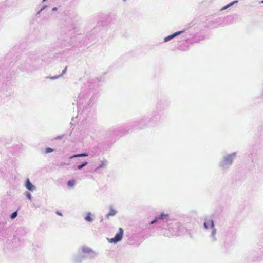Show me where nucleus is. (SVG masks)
<instances>
[{
    "label": "nucleus",
    "instance_id": "obj_1",
    "mask_svg": "<svg viewBox=\"0 0 263 263\" xmlns=\"http://www.w3.org/2000/svg\"><path fill=\"white\" fill-rule=\"evenodd\" d=\"M237 155V152H234L231 154H225L219 162V166L222 170H228L233 164Z\"/></svg>",
    "mask_w": 263,
    "mask_h": 263
},
{
    "label": "nucleus",
    "instance_id": "obj_2",
    "mask_svg": "<svg viewBox=\"0 0 263 263\" xmlns=\"http://www.w3.org/2000/svg\"><path fill=\"white\" fill-rule=\"evenodd\" d=\"M79 250L86 258L91 259L97 255V253L92 249L87 246L81 247Z\"/></svg>",
    "mask_w": 263,
    "mask_h": 263
},
{
    "label": "nucleus",
    "instance_id": "obj_3",
    "mask_svg": "<svg viewBox=\"0 0 263 263\" xmlns=\"http://www.w3.org/2000/svg\"><path fill=\"white\" fill-rule=\"evenodd\" d=\"M123 235V229L121 228H120L119 232L116 234L115 236L112 238L108 239V240L110 243H116L122 239Z\"/></svg>",
    "mask_w": 263,
    "mask_h": 263
},
{
    "label": "nucleus",
    "instance_id": "obj_4",
    "mask_svg": "<svg viewBox=\"0 0 263 263\" xmlns=\"http://www.w3.org/2000/svg\"><path fill=\"white\" fill-rule=\"evenodd\" d=\"M108 165V161L105 159H103L101 160L99 162L97 166L95 169V172H98L101 169H105L106 168Z\"/></svg>",
    "mask_w": 263,
    "mask_h": 263
},
{
    "label": "nucleus",
    "instance_id": "obj_5",
    "mask_svg": "<svg viewBox=\"0 0 263 263\" xmlns=\"http://www.w3.org/2000/svg\"><path fill=\"white\" fill-rule=\"evenodd\" d=\"M86 258L82 253H80V251L79 250V254L73 255L72 260L74 263H81Z\"/></svg>",
    "mask_w": 263,
    "mask_h": 263
},
{
    "label": "nucleus",
    "instance_id": "obj_6",
    "mask_svg": "<svg viewBox=\"0 0 263 263\" xmlns=\"http://www.w3.org/2000/svg\"><path fill=\"white\" fill-rule=\"evenodd\" d=\"M24 186L30 192H32L36 190V187L31 183L28 178L26 179Z\"/></svg>",
    "mask_w": 263,
    "mask_h": 263
},
{
    "label": "nucleus",
    "instance_id": "obj_7",
    "mask_svg": "<svg viewBox=\"0 0 263 263\" xmlns=\"http://www.w3.org/2000/svg\"><path fill=\"white\" fill-rule=\"evenodd\" d=\"M203 226L206 229H213L215 228L214 221L212 219H206L203 223Z\"/></svg>",
    "mask_w": 263,
    "mask_h": 263
},
{
    "label": "nucleus",
    "instance_id": "obj_8",
    "mask_svg": "<svg viewBox=\"0 0 263 263\" xmlns=\"http://www.w3.org/2000/svg\"><path fill=\"white\" fill-rule=\"evenodd\" d=\"M216 233H217V230L215 227L213 229H211V234L210 235V238L211 242H215L217 241V238L216 236Z\"/></svg>",
    "mask_w": 263,
    "mask_h": 263
},
{
    "label": "nucleus",
    "instance_id": "obj_9",
    "mask_svg": "<svg viewBox=\"0 0 263 263\" xmlns=\"http://www.w3.org/2000/svg\"><path fill=\"white\" fill-rule=\"evenodd\" d=\"M183 32H184V31H180L176 32L173 33L172 34L170 35L164 37V42H167L171 40L172 39H174L176 36L181 34Z\"/></svg>",
    "mask_w": 263,
    "mask_h": 263
},
{
    "label": "nucleus",
    "instance_id": "obj_10",
    "mask_svg": "<svg viewBox=\"0 0 263 263\" xmlns=\"http://www.w3.org/2000/svg\"><path fill=\"white\" fill-rule=\"evenodd\" d=\"M95 215L89 212L86 213V215L84 217V219L87 222H92L95 220Z\"/></svg>",
    "mask_w": 263,
    "mask_h": 263
},
{
    "label": "nucleus",
    "instance_id": "obj_11",
    "mask_svg": "<svg viewBox=\"0 0 263 263\" xmlns=\"http://www.w3.org/2000/svg\"><path fill=\"white\" fill-rule=\"evenodd\" d=\"M117 213V211L114 209L112 206H110L109 208V212L105 215L107 219H109L110 216H115Z\"/></svg>",
    "mask_w": 263,
    "mask_h": 263
},
{
    "label": "nucleus",
    "instance_id": "obj_12",
    "mask_svg": "<svg viewBox=\"0 0 263 263\" xmlns=\"http://www.w3.org/2000/svg\"><path fill=\"white\" fill-rule=\"evenodd\" d=\"M168 217H169L168 214L162 213L159 216H157V218L158 219L167 220L168 219Z\"/></svg>",
    "mask_w": 263,
    "mask_h": 263
},
{
    "label": "nucleus",
    "instance_id": "obj_13",
    "mask_svg": "<svg viewBox=\"0 0 263 263\" xmlns=\"http://www.w3.org/2000/svg\"><path fill=\"white\" fill-rule=\"evenodd\" d=\"M238 3V1L236 0V1H234L230 3H229V4L226 5L225 6H224L223 8H222L221 9V11H222V10H226L227 9V8H229L230 7L233 6L234 4H236Z\"/></svg>",
    "mask_w": 263,
    "mask_h": 263
},
{
    "label": "nucleus",
    "instance_id": "obj_14",
    "mask_svg": "<svg viewBox=\"0 0 263 263\" xmlns=\"http://www.w3.org/2000/svg\"><path fill=\"white\" fill-rule=\"evenodd\" d=\"M88 154L86 153H81V154L72 155L70 157V158L71 159L73 158H77V157H86V156H88Z\"/></svg>",
    "mask_w": 263,
    "mask_h": 263
},
{
    "label": "nucleus",
    "instance_id": "obj_15",
    "mask_svg": "<svg viewBox=\"0 0 263 263\" xmlns=\"http://www.w3.org/2000/svg\"><path fill=\"white\" fill-rule=\"evenodd\" d=\"M25 196L30 201L32 200V196L29 192L26 191L24 193Z\"/></svg>",
    "mask_w": 263,
    "mask_h": 263
},
{
    "label": "nucleus",
    "instance_id": "obj_16",
    "mask_svg": "<svg viewBox=\"0 0 263 263\" xmlns=\"http://www.w3.org/2000/svg\"><path fill=\"white\" fill-rule=\"evenodd\" d=\"M88 164V162L85 161V162H84L82 164L79 165L77 167V168L78 170H81L82 169L84 166H85L86 165H87Z\"/></svg>",
    "mask_w": 263,
    "mask_h": 263
},
{
    "label": "nucleus",
    "instance_id": "obj_17",
    "mask_svg": "<svg viewBox=\"0 0 263 263\" xmlns=\"http://www.w3.org/2000/svg\"><path fill=\"white\" fill-rule=\"evenodd\" d=\"M67 185L69 187H72L75 185V181L74 180H69L68 182Z\"/></svg>",
    "mask_w": 263,
    "mask_h": 263
},
{
    "label": "nucleus",
    "instance_id": "obj_18",
    "mask_svg": "<svg viewBox=\"0 0 263 263\" xmlns=\"http://www.w3.org/2000/svg\"><path fill=\"white\" fill-rule=\"evenodd\" d=\"M17 215V213L16 211H15L11 214L10 217L11 219H14L15 217H16Z\"/></svg>",
    "mask_w": 263,
    "mask_h": 263
},
{
    "label": "nucleus",
    "instance_id": "obj_19",
    "mask_svg": "<svg viewBox=\"0 0 263 263\" xmlns=\"http://www.w3.org/2000/svg\"><path fill=\"white\" fill-rule=\"evenodd\" d=\"M53 151H54V149L51 148H50V147L46 148V149H45V152L46 153H51V152H52Z\"/></svg>",
    "mask_w": 263,
    "mask_h": 263
},
{
    "label": "nucleus",
    "instance_id": "obj_20",
    "mask_svg": "<svg viewBox=\"0 0 263 263\" xmlns=\"http://www.w3.org/2000/svg\"><path fill=\"white\" fill-rule=\"evenodd\" d=\"M67 67L66 66L65 67L64 69L62 71L61 74L60 75V77L66 73V71H67Z\"/></svg>",
    "mask_w": 263,
    "mask_h": 263
},
{
    "label": "nucleus",
    "instance_id": "obj_21",
    "mask_svg": "<svg viewBox=\"0 0 263 263\" xmlns=\"http://www.w3.org/2000/svg\"><path fill=\"white\" fill-rule=\"evenodd\" d=\"M60 77V75L59 76H54L50 77L49 78L52 80H54V79L59 78Z\"/></svg>",
    "mask_w": 263,
    "mask_h": 263
},
{
    "label": "nucleus",
    "instance_id": "obj_22",
    "mask_svg": "<svg viewBox=\"0 0 263 263\" xmlns=\"http://www.w3.org/2000/svg\"><path fill=\"white\" fill-rule=\"evenodd\" d=\"M158 219L157 218V217H156L155 219L154 220L152 221L150 223L151 224H153L155 223L158 221Z\"/></svg>",
    "mask_w": 263,
    "mask_h": 263
},
{
    "label": "nucleus",
    "instance_id": "obj_23",
    "mask_svg": "<svg viewBox=\"0 0 263 263\" xmlns=\"http://www.w3.org/2000/svg\"><path fill=\"white\" fill-rule=\"evenodd\" d=\"M63 136H58L55 137V139H61L63 138Z\"/></svg>",
    "mask_w": 263,
    "mask_h": 263
},
{
    "label": "nucleus",
    "instance_id": "obj_24",
    "mask_svg": "<svg viewBox=\"0 0 263 263\" xmlns=\"http://www.w3.org/2000/svg\"><path fill=\"white\" fill-rule=\"evenodd\" d=\"M46 7H47V6H46V5L43 6V7L41 9L40 11H43V10L44 9H45Z\"/></svg>",
    "mask_w": 263,
    "mask_h": 263
},
{
    "label": "nucleus",
    "instance_id": "obj_25",
    "mask_svg": "<svg viewBox=\"0 0 263 263\" xmlns=\"http://www.w3.org/2000/svg\"><path fill=\"white\" fill-rule=\"evenodd\" d=\"M57 10V7H53L52 9V11H55Z\"/></svg>",
    "mask_w": 263,
    "mask_h": 263
},
{
    "label": "nucleus",
    "instance_id": "obj_26",
    "mask_svg": "<svg viewBox=\"0 0 263 263\" xmlns=\"http://www.w3.org/2000/svg\"><path fill=\"white\" fill-rule=\"evenodd\" d=\"M57 214L59 215L62 216V213L59 212H57Z\"/></svg>",
    "mask_w": 263,
    "mask_h": 263
},
{
    "label": "nucleus",
    "instance_id": "obj_27",
    "mask_svg": "<svg viewBox=\"0 0 263 263\" xmlns=\"http://www.w3.org/2000/svg\"><path fill=\"white\" fill-rule=\"evenodd\" d=\"M101 222H102L103 221V217H102L101 218Z\"/></svg>",
    "mask_w": 263,
    "mask_h": 263
},
{
    "label": "nucleus",
    "instance_id": "obj_28",
    "mask_svg": "<svg viewBox=\"0 0 263 263\" xmlns=\"http://www.w3.org/2000/svg\"><path fill=\"white\" fill-rule=\"evenodd\" d=\"M41 12V11H40H40L38 12L37 14H40Z\"/></svg>",
    "mask_w": 263,
    "mask_h": 263
},
{
    "label": "nucleus",
    "instance_id": "obj_29",
    "mask_svg": "<svg viewBox=\"0 0 263 263\" xmlns=\"http://www.w3.org/2000/svg\"><path fill=\"white\" fill-rule=\"evenodd\" d=\"M260 3H263V0H262V1H261L260 2Z\"/></svg>",
    "mask_w": 263,
    "mask_h": 263
},
{
    "label": "nucleus",
    "instance_id": "obj_30",
    "mask_svg": "<svg viewBox=\"0 0 263 263\" xmlns=\"http://www.w3.org/2000/svg\"><path fill=\"white\" fill-rule=\"evenodd\" d=\"M46 0H43V2H45Z\"/></svg>",
    "mask_w": 263,
    "mask_h": 263
},
{
    "label": "nucleus",
    "instance_id": "obj_31",
    "mask_svg": "<svg viewBox=\"0 0 263 263\" xmlns=\"http://www.w3.org/2000/svg\"><path fill=\"white\" fill-rule=\"evenodd\" d=\"M123 1H126V0H122Z\"/></svg>",
    "mask_w": 263,
    "mask_h": 263
}]
</instances>
